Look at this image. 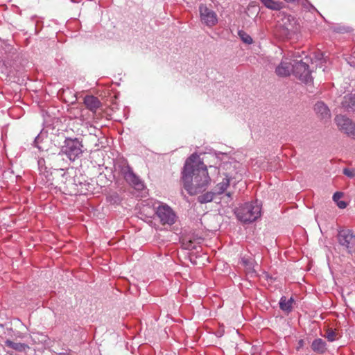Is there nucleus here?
<instances>
[{
	"instance_id": "obj_23",
	"label": "nucleus",
	"mask_w": 355,
	"mask_h": 355,
	"mask_svg": "<svg viewBox=\"0 0 355 355\" xmlns=\"http://www.w3.org/2000/svg\"><path fill=\"white\" fill-rule=\"evenodd\" d=\"M343 173L350 178H352L355 176V170L354 169H351V168H345L343 169Z\"/></svg>"
},
{
	"instance_id": "obj_12",
	"label": "nucleus",
	"mask_w": 355,
	"mask_h": 355,
	"mask_svg": "<svg viewBox=\"0 0 355 355\" xmlns=\"http://www.w3.org/2000/svg\"><path fill=\"white\" fill-rule=\"evenodd\" d=\"M84 103L86 107L93 112H95L101 105L98 98L94 96H85L84 98Z\"/></svg>"
},
{
	"instance_id": "obj_11",
	"label": "nucleus",
	"mask_w": 355,
	"mask_h": 355,
	"mask_svg": "<svg viewBox=\"0 0 355 355\" xmlns=\"http://www.w3.org/2000/svg\"><path fill=\"white\" fill-rule=\"evenodd\" d=\"M314 110L321 119H329L331 118V112L329 107L322 101L315 104Z\"/></svg>"
},
{
	"instance_id": "obj_27",
	"label": "nucleus",
	"mask_w": 355,
	"mask_h": 355,
	"mask_svg": "<svg viewBox=\"0 0 355 355\" xmlns=\"http://www.w3.org/2000/svg\"><path fill=\"white\" fill-rule=\"evenodd\" d=\"M284 1L286 2L291 3V2H293L295 0H284Z\"/></svg>"
},
{
	"instance_id": "obj_1",
	"label": "nucleus",
	"mask_w": 355,
	"mask_h": 355,
	"mask_svg": "<svg viewBox=\"0 0 355 355\" xmlns=\"http://www.w3.org/2000/svg\"><path fill=\"white\" fill-rule=\"evenodd\" d=\"M182 178L184 188L191 196L205 191L211 181L207 166L196 154L187 159Z\"/></svg>"
},
{
	"instance_id": "obj_5",
	"label": "nucleus",
	"mask_w": 355,
	"mask_h": 355,
	"mask_svg": "<svg viewBox=\"0 0 355 355\" xmlns=\"http://www.w3.org/2000/svg\"><path fill=\"white\" fill-rule=\"evenodd\" d=\"M156 214L163 225H172L175 222V214L168 205H162L159 206L157 209Z\"/></svg>"
},
{
	"instance_id": "obj_21",
	"label": "nucleus",
	"mask_w": 355,
	"mask_h": 355,
	"mask_svg": "<svg viewBox=\"0 0 355 355\" xmlns=\"http://www.w3.org/2000/svg\"><path fill=\"white\" fill-rule=\"evenodd\" d=\"M239 35L240 36L241 39L246 44H252V37L245 33L243 31H239Z\"/></svg>"
},
{
	"instance_id": "obj_4",
	"label": "nucleus",
	"mask_w": 355,
	"mask_h": 355,
	"mask_svg": "<svg viewBox=\"0 0 355 355\" xmlns=\"http://www.w3.org/2000/svg\"><path fill=\"white\" fill-rule=\"evenodd\" d=\"M293 61L294 64H292V71L294 76L306 84L311 83L313 78L307 63L302 60L300 61L295 60Z\"/></svg>"
},
{
	"instance_id": "obj_26",
	"label": "nucleus",
	"mask_w": 355,
	"mask_h": 355,
	"mask_svg": "<svg viewBox=\"0 0 355 355\" xmlns=\"http://www.w3.org/2000/svg\"><path fill=\"white\" fill-rule=\"evenodd\" d=\"M188 248H193V247L192 246V242L191 241H189V245H188L187 247Z\"/></svg>"
},
{
	"instance_id": "obj_16",
	"label": "nucleus",
	"mask_w": 355,
	"mask_h": 355,
	"mask_svg": "<svg viewBox=\"0 0 355 355\" xmlns=\"http://www.w3.org/2000/svg\"><path fill=\"white\" fill-rule=\"evenodd\" d=\"M230 185V178H223L221 182H219L216 184L214 188V193L217 195H220L223 193Z\"/></svg>"
},
{
	"instance_id": "obj_13",
	"label": "nucleus",
	"mask_w": 355,
	"mask_h": 355,
	"mask_svg": "<svg viewBox=\"0 0 355 355\" xmlns=\"http://www.w3.org/2000/svg\"><path fill=\"white\" fill-rule=\"evenodd\" d=\"M260 1L268 9L272 10H280L282 8V3L275 0H260Z\"/></svg>"
},
{
	"instance_id": "obj_3",
	"label": "nucleus",
	"mask_w": 355,
	"mask_h": 355,
	"mask_svg": "<svg viewBox=\"0 0 355 355\" xmlns=\"http://www.w3.org/2000/svg\"><path fill=\"white\" fill-rule=\"evenodd\" d=\"M337 240L339 245L348 253L355 252V234L353 231L348 229L338 231Z\"/></svg>"
},
{
	"instance_id": "obj_17",
	"label": "nucleus",
	"mask_w": 355,
	"mask_h": 355,
	"mask_svg": "<svg viewBox=\"0 0 355 355\" xmlns=\"http://www.w3.org/2000/svg\"><path fill=\"white\" fill-rule=\"evenodd\" d=\"M5 345L18 352H22L24 351L26 348H28V345L26 344L15 343L10 340H7L5 342Z\"/></svg>"
},
{
	"instance_id": "obj_15",
	"label": "nucleus",
	"mask_w": 355,
	"mask_h": 355,
	"mask_svg": "<svg viewBox=\"0 0 355 355\" xmlns=\"http://www.w3.org/2000/svg\"><path fill=\"white\" fill-rule=\"evenodd\" d=\"M342 105L346 110L355 108V95L348 94L345 96Z\"/></svg>"
},
{
	"instance_id": "obj_19",
	"label": "nucleus",
	"mask_w": 355,
	"mask_h": 355,
	"mask_svg": "<svg viewBox=\"0 0 355 355\" xmlns=\"http://www.w3.org/2000/svg\"><path fill=\"white\" fill-rule=\"evenodd\" d=\"M216 193H214V192H207L205 194H202L201 196H199L198 198V201L200 202V203H207V202H209L211 201H212L213 198H214V196L215 195Z\"/></svg>"
},
{
	"instance_id": "obj_10",
	"label": "nucleus",
	"mask_w": 355,
	"mask_h": 355,
	"mask_svg": "<svg viewBox=\"0 0 355 355\" xmlns=\"http://www.w3.org/2000/svg\"><path fill=\"white\" fill-rule=\"evenodd\" d=\"M291 65V63L290 62V59L285 58L277 67L275 69L276 74L279 76L283 77L289 76L291 74V71H292Z\"/></svg>"
},
{
	"instance_id": "obj_30",
	"label": "nucleus",
	"mask_w": 355,
	"mask_h": 355,
	"mask_svg": "<svg viewBox=\"0 0 355 355\" xmlns=\"http://www.w3.org/2000/svg\"><path fill=\"white\" fill-rule=\"evenodd\" d=\"M302 340L300 341V345H302Z\"/></svg>"
},
{
	"instance_id": "obj_2",
	"label": "nucleus",
	"mask_w": 355,
	"mask_h": 355,
	"mask_svg": "<svg viewBox=\"0 0 355 355\" xmlns=\"http://www.w3.org/2000/svg\"><path fill=\"white\" fill-rule=\"evenodd\" d=\"M237 218L243 223H251L261 215V207L257 202L246 203L236 211Z\"/></svg>"
},
{
	"instance_id": "obj_14",
	"label": "nucleus",
	"mask_w": 355,
	"mask_h": 355,
	"mask_svg": "<svg viewBox=\"0 0 355 355\" xmlns=\"http://www.w3.org/2000/svg\"><path fill=\"white\" fill-rule=\"evenodd\" d=\"M311 348L314 352L322 354L326 349L325 342L321 338L315 339L312 343Z\"/></svg>"
},
{
	"instance_id": "obj_28",
	"label": "nucleus",
	"mask_w": 355,
	"mask_h": 355,
	"mask_svg": "<svg viewBox=\"0 0 355 355\" xmlns=\"http://www.w3.org/2000/svg\"><path fill=\"white\" fill-rule=\"evenodd\" d=\"M227 195L230 197V193H228Z\"/></svg>"
},
{
	"instance_id": "obj_20",
	"label": "nucleus",
	"mask_w": 355,
	"mask_h": 355,
	"mask_svg": "<svg viewBox=\"0 0 355 355\" xmlns=\"http://www.w3.org/2000/svg\"><path fill=\"white\" fill-rule=\"evenodd\" d=\"M242 261L248 274L252 275L256 273L257 270L254 268V265L252 261L245 259H243Z\"/></svg>"
},
{
	"instance_id": "obj_29",
	"label": "nucleus",
	"mask_w": 355,
	"mask_h": 355,
	"mask_svg": "<svg viewBox=\"0 0 355 355\" xmlns=\"http://www.w3.org/2000/svg\"><path fill=\"white\" fill-rule=\"evenodd\" d=\"M302 340L300 341V345H302Z\"/></svg>"
},
{
	"instance_id": "obj_7",
	"label": "nucleus",
	"mask_w": 355,
	"mask_h": 355,
	"mask_svg": "<svg viewBox=\"0 0 355 355\" xmlns=\"http://www.w3.org/2000/svg\"><path fill=\"white\" fill-rule=\"evenodd\" d=\"M82 144L77 139L68 140L64 151L70 160L74 161L82 154Z\"/></svg>"
},
{
	"instance_id": "obj_8",
	"label": "nucleus",
	"mask_w": 355,
	"mask_h": 355,
	"mask_svg": "<svg viewBox=\"0 0 355 355\" xmlns=\"http://www.w3.org/2000/svg\"><path fill=\"white\" fill-rule=\"evenodd\" d=\"M199 10L201 21L205 25L211 27L217 24L218 18L214 11L202 4L200 6Z\"/></svg>"
},
{
	"instance_id": "obj_6",
	"label": "nucleus",
	"mask_w": 355,
	"mask_h": 355,
	"mask_svg": "<svg viewBox=\"0 0 355 355\" xmlns=\"http://www.w3.org/2000/svg\"><path fill=\"white\" fill-rule=\"evenodd\" d=\"M335 121L339 130L343 131L349 137L355 139V123L351 119L342 115H337Z\"/></svg>"
},
{
	"instance_id": "obj_9",
	"label": "nucleus",
	"mask_w": 355,
	"mask_h": 355,
	"mask_svg": "<svg viewBox=\"0 0 355 355\" xmlns=\"http://www.w3.org/2000/svg\"><path fill=\"white\" fill-rule=\"evenodd\" d=\"M121 173L125 180L128 183L135 187L137 189H140L142 187L143 184L141 181L138 177L135 175L132 170L128 165L123 166L121 169Z\"/></svg>"
},
{
	"instance_id": "obj_22",
	"label": "nucleus",
	"mask_w": 355,
	"mask_h": 355,
	"mask_svg": "<svg viewBox=\"0 0 355 355\" xmlns=\"http://www.w3.org/2000/svg\"><path fill=\"white\" fill-rule=\"evenodd\" d=\"M326 337L329 341H334L336 340V333L332 329H328L326 334Z\"/></svg>"
},
{
	"instance_id": "obj_25",
	"label": "nucleus",
	"mask_w": 355,
	"mask_h": 355,
	"mask_svg": "<svg viewBox=\"0 0 355 355\" xmlns=\"http://www.w3.org/2000/svg\"><path fill=\"white\" fill-rule=\"evenodd\" d=\"M337 206L340 209H345L347 207V203L343 200H340L336 202Z\"/></svg>"
},
{
	"instance_id": "obj_18",
	"label": "nucleus",
	"mask_w": 355,
	"mask_h": 355,
	"mask_svg": "<svg viewBox=\"0 0 355 355\" xmlns=\"http://www.w3.org/2000/svg\"><path fill=\"white\" fill-rule=\"evenodd\" d=\"M293 302L292 298L287 300L286 297H282L279 302L280 309L284 311L289 312L291 311Z\"/></svg>"
},
{
	"instance_id": "obj_24",
	"label": "nucleus",
	"mask_w": 355,
	"mask_h": 355,
	"mask_svg": "<svg viewBox=\"0 0 355 355\" xmlns=\"http://www.w3.org/2000/svg\"><path fill=\"white\" fill-rule=\"evenodd\" d=\"M343 196V193L341 192H336L334 194L333 196V200L338 202V201H340V198H341V197Z\"/></svg>"
}]
</instances>
